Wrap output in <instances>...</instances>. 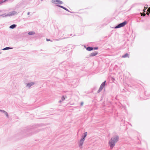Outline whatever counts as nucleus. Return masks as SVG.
<instances>
[{"label": "nucleus", "instance_id": "1", "mask_svg": "<svg viewBox=\"0 0 150 150\" xmlns=\"http://www.w3.org/2000/svg\"><path fill=\"white\" fill-rule=\"evenodd\" d=\"M34 129L33 127H29L23 130L21 132V134L23 137H27L36 133L40 130V129H38L34 132H33Z\"/></svg>", "mask_w": 150, "mask_h": 150}, {"label": "nucleus", "instance_id": "2", "mask_svg": "<svg viewBox=\"0 0 150 150\" xmlns=\"http://www.w3.org/2000/svg\"><path fill=\"white\" fill-rule=\"evenodd\" d=\"M17 14V12L16 11H14L10 12L7 14L6 13H4L1 15H0V17L2 16L4 17H6L8 16H11Z\"/></svg>", "mask_w": 150, "mask_h": 150}, {"label": "nucleus", "instance_id": "3", "mask_svg": "<svg viewBox=\"0 0 150 150\" xmlns=\"http://www.w3.org/2000/svg\"><path fill=\"white\" fill-rule=\"evenodd\" d=\"M106 83V81H105L102 83L99 89L97 91V93H99L103 90V88H105V86L107 85Z\"/></svg>", "mask_w": 150, "mask_h": 150}, {"label": "nucleus", "instance_id": "4", "mask_svg": "<svg viewBox=\"0 0 150 150\" xmlns=\"http://www.w3.org/2000/svg\"><path fill=\"white\" fill-rule=\"evenodd\" d=\"M127 23V22L126 21H125L123 22L120 23L118 25L116 26L115 28H117L120 27H122L124 26L125 25H126Z\"/></svg>", "mask_w": 150, "mask_h": 150}, {"label": "nucleus", "instance_id": "5", "mask_svg": "<svg viewBox=\"0 0 150 150\" xmlns=\"http://www.w3.org/2000/svg\"><path fill=\"white\" fill-rule=\"evenodd\" d=\"M85 140L82 138H81L79 141V147H80V148H82V146L83 144V142Z\"/></svg>", "mask_w": 150, "mask_h": 150}, {"label": "nucleus", "instance_id": "6", "mask_svg": "<svg viewBox=\"0 0 150 150\" xmlns=\"http://www.w3.org/2000/svg\"><path fill=\"white\" fill-rule=\"evenodd\" d=\"M52 2L55 4H61L63 2L59 0H52Z\"/></svg>", "mask_w": 150, "mask_h": 150}, {"label": "nucleus", "instance_id": "7", "mask_svg": "<svg viewBox=\"0 0 150 150\" xmlns=\"http://www.w3.org/2000/svg\"><path fill=\"white\" fill-rule=\"evenodd\" d=\"M98 54V52L96 51H95L94 52L91 53L89 55L88 57V58L92 57L93 56L97 55Z\"/></svg>", "mask_w": 150, "mask_h": 150}, {"label": "nucleus", "instance_id": "8", "mask_svg": "<svg viewBox=\"0 0 150 150\" xmlns=\"http://www.w3.org/2000/svg\"><path fill=\"white\" fill-rule=\"evenodd\" d=\"M35 84V83L34 82L28 83H26V86L28 87L29 88H30L31 86L34 85Z\"/></svg>", "mask_w": 150, "mask_h": 150}, {"label": "nucleus", "instance_id": "9", "mask_svg": "<svg viewBox=\"0 0 150 150\" xmlns=\"http://www.w3.org/2000/svg\"><path fill=\"white\" fill-rule=\"evenodd\" d=\"M57 6L59 7H60V8H61L63 9H64V10H66V11H68V12H69L71 13H72V12H71V11H70L67 8H65V7L63 6H61V5H57Z\"/></svg>", "mask_w": 150, "mask_h": 150}, {"label": "nucleus", "instance_id": "10", "mask_svg": "<svg viewBox=\"0 0 150 150\" xmlns=\"http://www.w3.org/2000/svg\"><path fill=\"white\" fill-rule=\"evenodd\" d=\"M86 48V50L89 51H91L93 50V47H91L90 46H88L87 47H86V46H84Z\"/></svg>", "mask_w": 150, "mask_h": 150}, {"label": "nucleus", "instance_id": "11", "mask_svg": "<svg viewBox=\"0 0 150 150\" xmlns=\"http://www.w3.org/2000/svg\"><path fill=\"white\" fill-rule=\"evenodd\" d=\"M108 143L111 149H112V137L109 141Z\"/></svg>", "mask_w": 150, "mask_h": 150}, {"label": "nucleus", "instance_id": "12", "mask_svg": "<svg viewBox=\"0 0 150 150\" xmlns=\"http://www.w3.org/2000/svg\"><path fill=\"white\" fill-rule=\"evenodd\" d=\"M0 112H3L4 113V115H6V117L8 118L9 117V116L8 113L6 111L2 110H0Z\"/></svg>", "mask_w": 150, "mask_h": 150}, {"label": "nucleus", "instance_id": "13", "mask_svg": "<svg viewBox=\"0 0 150 150\" xmlns=\"http://www.w3.org/2000/svg\"><path fill=\"white\" fill-rule=\"evenodd\" d=\"M87 135V132H85L83 133V135L81 137V138L85 140V138L86 137Z\"/></svg>", "mask_w": 150, "mask_h": 150}, {"label": "nucleus", "instance_id": "14", "mask_svg": "<svg viewBox=\"0 0 150 150\" xmlns=\"http://www.w3.org/2000/svg\"><path fill=\"white\" fill-rule=\"evenodd\" d=\"M118 139H119V138L118 136H116L115 137H114V139H113V143L114 142L115 143V142H117L118 140Z\"/></svg>", "mask_w": 150, "mask_h": 150}, {"label": "nucleus", "instance_id": "15", "mask_svg": "<svg viewBox=\"0 0 150 150\" xmlns=\"http://www.w3.org/2000/svg\"><path fill=\"white\" fill-rule=\"evenodd\" d=\"M104 21L106 22V23L105 24V25H107L110 22L109 19L107 18L104 19Z\"/></svg>", "mask_w": 150, "mask_h": 150}, {"label": "nucleus", "instance_id": "16", "mask_svg": "<svg viewBox=\"0 0 150 150\" xmlns=\"http://www.w3.org/2000/svg\"><path fill=\"white\" fill-rule=\"evenodd\" d=\"M17 25L16 24H13L9 26V28L10 29H14L16 27Z\"/></svg>", "mask_w": 150, "mask_h": 150}, {"label": "nucleus", "instance_id": "17", "mask_svg": "<svg viewBox=\"0 0 150 150\" xmlns=\"http://www.w3.org/2000/svg\"><path fill=\"white\" fill-rule=\"evenodd\" d=\"M13 49L12 47H6L4 48H3L2 49V50H8L11 49Z\"/></svg>", "mask_w": 150, "mask_h": 150}, {"label": "nucleus", "instance_id": "18", "mask_svg": "<svg viewBox=\"0 0 150 150\" xmlns=\"http://www.w3.org/2000/svg\"><path fill=\"white\" fill-rule=\"evenodd\" d=\"M28 34L29 35H34L35 34V33L34 32L31 31L28 32Z\"/></svg>", "mask_w": 150, "mask_h": 150}, {"label": "nucleus", "instance_id": "19", "mask_svg": "<svg viewBox=\"0 0 150 150\" xmlns=\"http://www.w3.org/2000/svg\"><path fill=\"white\" fill-rule=\"evenodd\" d=\"M122 57L123 58L129 57V55L128 53H126L125 54L122 56Z\"/></svg>", "mask_w": 150, "mask_h": 150}, {"label": "nucleus", "instance_id": "20", "mask_svg": "<svg viewBox=\"0 0 150 150\" xmlns=\"http://www.w3.org/2000/svg\"><path fill=\"white\" fill-rule=\"evenodd\" d=\"M75 65V64L74 62H71L69 66L71 67H73Z\"/></svg>", "mask_w": 150, "mask_h": 150}, {"label": "nucleus", "instance_id": "21", "mask_svg": "<svg viewBox=\"0 0 150 150\" xmlns=\"http://www.w3.org/2000/svg\"><path fill=\"white\" fill-rule=\"evenodd\" d=\"M8 0H1L0 1V4H2V3H3L4 2H6V1H7Z\"/></svg>", "mask_w": 150, "mask_h": 150}, {"label": "nucleus", "instance_id": "22", "mask_svg": "<svg viewBox=\"0 0 150 150\" xmlns=\"http://www.w3.org/2000/svg\"><path fill=\"white\" fill-rule=\"evenodd\" d=\"M98 47H93V50H96L98 49Z\"/></svg>", "mask_w": 150, "mask_h": 150}, {"label": "nucleus", "instance_id": "23", "mask_svg": "<svg viewBox=\"0 0 150 150\" xmlns=\"http://www.w3.org/2000/svg\"><path fill=\"white\" fill-rule=\"evenodd\" d=\"M65 98L64 97V96H63L62 97V98H61V99H62V100L64 101V100H65Z\"/></svg>", "mask_w": 150, "mask_h": 150}, {"label": "nucleus", "instance_id": "24", "mask_svg": "<svg viewBox=\"0 0 150 150\" xmlns=\"http://www.w3.org/2000/svg\"><path fill=\"white\" fill-rule=\"evenodd\" d=\"M83 102H81V104H80V105L81 106H83Z\"/></svg>", "mask_w": 150, "mask_h": 150}, {"label": "nucleus", "instance_id": "25", "mask_svg": "<svg viewBox=\"0 0 150 150\" xmlns=\"http://www.w3.org/2000/svg\"><path fill=\"white\" fill-rule=\"evenodd\" d=\"M149 12V13H150V7L147 10V12Z\"/></svg>", "mask_w": 150, "mask_h": 150}, {"label": "nucleus", "instance_id": "26", "mask_svg": "<svg viewBox=\"0 0 150 150\" xmlns=\"http://www.w3.org/2000/svg\"><path fill=\"white\" fill-rule=\"evenodd\" d=\"M46 41H51V40L50 39H49L46 38Z\"/></svg>", "mask_w": 150, "mask_h": 150}, {"label": "nucleus", "instance_id": "27", "mask_svg": "<svg viewBox=\"0 0 150 150\" xmlns=\"http://www.w3.org/2000/svg\"><path fill=\"white\" fill-rule=\"evenodd\" d=\"M141 15H143V16H145L146 15V14L144 13L143 15L142 14V13H141Z\"/></svg>", "mask_w": 150, "mask_h": 150}, {"label": "nucleus", "instance_id": "28", "mask_svg": "<svg viewBox=\"0 0 150 150\" xmlns=\"http://www.w3.org/2000/svg\"><path fill=\"white\" fill-rule=\"evenodd\" d=\"M143 12H146V8H144V9H143Z\"/></svg>", "mask_w": 150, "mask_h": 150}, {"label": "nucleus", "instance_id": "29", "mask_svg": "<svg viewBox=\"0 0 150 150\" xmlns=\"http://www.w3.org/2000/svg\"><path fill=\"white\" fill-rule=\"evenodd\" d=\"M109 79H111L112 80V77H110Z\"/></svg>", "mask_w": 150, "mask_h": 150}, {"label": "nucleus", "instance_id": "30", "mask_svg": "<svg viewBox=\"0 0 150 150\" xmlns=\"http://www.w3.org/2000/svg\"><path fill=\"white\" fill-rule=\"evenodd\" d=\"M30 14V13L29 12H28V13H27V15H29Z\"/></svg>", "mask_w": 150, "mask_h": 150}, {"label": "nucleus", "instance_id": "31", "mask_svg": "<svg viewBox=\"0 0 150 150\" xmlns=\"http://www.w3.org/2000/svg\"><path fill=\"white\" fill-rule=\"evenodd\" d=\"M62 102V100H60L59 101V103H61Z\"/></svg>", "mask_w": 150, "mask_h": 150}, {"label": "nucleus", "instance_id": "32", "mask_svg": "<svg viewBox=\"0 0 150 150\" xmlns=\"http://www.w3.org/2000/svg\"><path fill=\"white\" fill-rule=\"evenodd\" d=\"M146 14L147 15H149V13L147 12L146 13Z\"/></svg>", "mask_w": 150, "mask_h": 150}, {"label": "nucleus", "instance_id": "33", "mask_svg": "<svg viewBox=\"0 0 150 150\" xmlns=\"http://www.w3.org/2000/svg\"><path fill=\"white\" fill-rule=\"evenodd\" d=\"M144 8H146H146H146L145 7H144Z\"/></svg>", "mask_w": 150, "mask_h": 150}, {"label": "nucleus", "instance_id": "34", "mask_svg": "<svg viewBox=\"0 0 150 150\" xmlns=\"http://www.w3.org/2000/svg\"><path fill=\"white\" fill-rule=\"evenodd\" d=\"M43 1V0H41V1Z\"/></svg>", "mask_w": 150, "mask_h": 150}, {"label": "nucleus", "instance_id": "35", "mask_svg": "<svg viewBox=\"0 0 150 150\" xmlns=\"http://www.w3.org/2000/svg\"><path fill=\"white\" fill-rule=\"evenodd\" d=\"M1 11L0 10V12H1Z\"/></svg>", "mask_w": 150, "mask_h": 150}]
</instances>
